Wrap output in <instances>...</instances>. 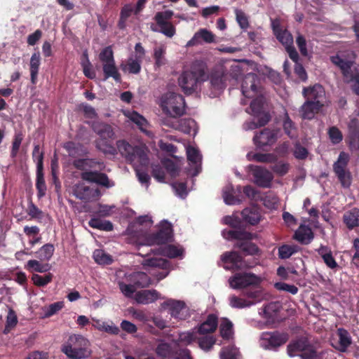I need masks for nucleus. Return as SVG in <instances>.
<instances>
[{"label":"nucleus","mask_w":359,"mask_h":359,"mask_svg":"<svg viewBox=\"0 0 359 359\" xmlns=\"http://www.w3.org/2000/svg\"><path fill=\"white\" fill-rule=\"evenodd\" d=\"M91 128L93 131L99 136V138L95 140L96 149L105 155L116 154V148L113 144L116 138L113 127L104 122L93 121Z\"/></svg>","instance_id":"f257e3e1"},{"label":"nucleus","mask_w":359,"mask_h":359,"mask_svg":"<svg viewBox=\"0 0 359 359\" xmlns=\"http://www.w3.org/2000/svg\"><path fill=\"white\" fill-rule=\"evenodd\" d=\"M61 351L69 359H86L90 356V341L80 334H72L61 346Z\"/></svg>","instance_id":"f03ea898"},{"label":"nucleus","mask_w":359,"mask_h":359,"mask_svg":"<svg viewBox=\"0 0 359 359\" xmlns=\"http://www.w3.org/2000/svg\"><path fill=\"white\" fill-rule=\"evenodd\" d=\"M153 225V221L149 215H142L137 217L132 224L133 236L136 238V242L140 246H151L157 243V232L150 233V229Z\"/></svg>","instance_id":"7ed1b4c3"},{"label":"nucleus","mask_w":359,"mask_h":359,"mask_svg":"<svg viewBox=\"0 0 359 359\" xmlns=\"http://www.w3.org/2000/svg\"><path fill=\"white\" fill-rule=\"evenodd\" d=\"M160 106L163 113L172 118H176L184 114V99L179 93L168 91L160 99Z\"/></svg>","instance_id":"20e7f679"},{"label":"nucleus","mask_w":359,"mask_h":359,"mask_svg":"<svg viewBox=\"0 0 359 359\" xmlns=\"http://www.w3.org/2000/svg\"><path fill=\"white\" fill-rule=\"evenodd\" d=\"M116 151L124 156L127 161L133 163L135 165L140 164L142 166H147L149 164V158L144 148L139 146L133 147L125 140H120L116 142Z\"/></svg>","instance_id":"39448f33"},{"label":"nucleus","mask_w":359,"mask_h":359,"mask_svg":"<svg viewBox=\"0 0 359 359\" xmlns=\"http://www.w3.org/2000/svg\"><path fill=\"white\" fill-rule=\"evenodd\" d=\"M266 102L262 97L259 98V103L257 100H252L250 104V108L246 111L254 116L252 121L245 122L243 124V129L245 130H254L258 127L266 125L269 121V115L265 111Z\"/></svg>","instance_id":"423d86ee"},{"label":"nucleus","mask_w":359,"mask_h":359,"mask_svg":"<svg viewBox=\"0 0 359 359\" xmlns=\"http://www.w3.org/2000/svg\"><path fill=\"white\" fill-rule=\"evenodd\" d=\"M351 56L348 59L346 58L344 55H337L331 57L332 62L339 67L341 70L345 80L347 83H351V88L354 93L359 95V74L351 72V67L353 65V53H349Z\"/></svg>","instance_id":"0eeeda50"},{"label":"nucleus","mask_w":359,"mask_h":359,"mask_svg":"<svg viewBox=\"0 0 359 359\" xmlns=\"http://www.w3.org/2000/svg\"><path fill=\"white\" fill-rule=\"evenodd\" d=\"M263 278L252 273H236L229 278V287L233 290H243L248 287H257Z\"/></svg>","instance_id":"6e6552de"},{"label":"nucleus","mask_w":359,"mask_h":359,"mask_svg":"<svg viewBox=\"0 0 359 359\" xmlns=\"http://www.w3.org/2000/svg\"><path fill=\"white\" fill-rule=\"evenodd\" d=\"M204 73L201 69L191 67L184 71L178 78V84L184 93L191 94L196 89V85Z\"/></svg>","instance_id":"1a4fd4ad"},{"label":"nucleus","mask_w":359,"mask_h":359,"mask_svg":"<svg viewBox=\"0 0 359 359\" xmlns=\"http://www.w3.org/2000/svg\"><path fill=\"white\" fill-rule=\"evenodd\" d=\"M259 79L255 74H246L242 81L241 89L243 95L249 99L257 100V103H259V98L262 97L264 100L266 99L262 93L261 89L258 88Z\"/></svg>","instance_id":"9d476101"},{"label":"nucleus","mask_w":359,"mask_h":359,"mask_svg":"<svg viewBox=\"0 0 359 359\" xmlns=\"http://www.w3.org/2000/svg\"><path fill=\"white\" fill-rule=\"evenodd\" d=\"M272 28L274 34L278 40L285 47L290 57L294 61L297 62L298 53L292 46L293 37L287 30L280 28V22L278 20L272 21Z\"/></svg>","instance_id":"9b49d317"},{"label":"nucleus","mask_w":359,"mask_h":359,"mask_svg":"<svg viewBox=\"0 0 359 359\" xmlns=\"http://www.w3.org/2000/svg\"><path fill=\"white\" fill-rule=\"evenodd\" d=\"M287 353L290 357L299 355L302 359H322V356L313 351L305 339L290 344L287 346Z\"/></svg>","instance_id":"f8f14e48"},{"label":"nucleus","mask_w":359,"mask_h":359,"mask_svg":"<svg viewBox=\"0 0 359 359\" xmlns=\"http://www.w3.org/2000/svg\"><path fill=\"white\" fill-rule=\"evenodd\" d=\"M287 341V337L276 332H263L259 339V345L264 349H274Z\"/></svg>","instance_id":"ddd939ff"},{"label":"nucleus","mask_w":359,"mask_h":359,"mask_svg":"<svg viewBox=\"0 0 359 359\" xmlns=\"http://www.w3.org/2000/svg\"><path fill=\"white\" fill-rule=\"evenodd\" d=\"M164 309H168L171 316L178 319H186L190 316L189 308L182 302L169 299L161 304Z\"/></svg>","instance_id":"4468645a"},{"label":"nucleus","mask_w":359,"mask_h":359,"mask_svg":"<svg viewBox=\"0 0 359 359\" xmlns=\"http://www.w3.org/2000/svg\"><path fill=\"white\" fill-rule=\"evenodd\" d=\"M172 15L173 12L170 10L158 13V32L168 38H172L175 34L174 25L168 21Z\"/></svg>","instance_id":"2eb2a0df"},{"label":"nucleus","mask_w":359,"mask_h":359,"mask_svg":"<svg viewBox=\"0 0 359 359\" xmlns=\"http://www.w3.org/2000/svg\"><path fill=\"white\" fill-rule=\"evenodd\" d=\"M248 168L255 177L256 184L263 187L270 186L273 180V175L269 170L256 165H250Z\"/></svg>","instance_id":"dca6fc26"},{"label":"nucleus","mask_w":359,"mask_h":359,"mask_svg":"<svg viewBox=\"0 0 359 359\" xmlns=\"http://www.w3.org/2000/svg\"><path fill=\"white\" fill-rule=\"evenodd\" d=\"M280 131L278 130L264 129L260 133L255 135L253 140L258 147L273 144L278 139Z\"/></svg>","instance_id":"f3484780"},{"label":"nucleus","mask_w":359,"mask_h":359,"mask_svg":"<svg viewBox=\"0 0 359 359\" xmlns=\"http://www.w3.org/2000/svg\"><path fill=\"white\" fill-rule=\"evenodd\" d=\"M163 124L187 134L196 132V122L192 119L164 120Z\"/></svg>","instance_id":"a211bd4d"},{"label":"nucleus","mask_w":359,"mask_h":359,"mask_svg":"<svg viewBox=\"0 0 359 359\" xmlns=\"http://www.w3.org/2000/svg\"><path fill=\"white\" fill-rule=\"evenodd\" d=\"M81 177L85 181L94 182L107 188L111 187L114 185V183H110L108 176L103 172L86 171L81 173Z\"/></svg>","instance_id":"6ab92c4d"},{"label":"nucleus","mask_w":359,"mask_h":359,"mask_svg":"<svg viewBox=\"0 0 359 359\" xmlns=\"http://www.w3.org/2000/svg\"><path fill=\"white\" fill-rule=\"evenodd\" d=\"M172 241H161L158 246V255L168 258H175L182 256L184 249L179 245L171 243Z\"/></svg>","instance_id":"aec40b11"},{"label":"nucleus","mask_w":359,"mask_h":359,"mask_svg":"<svg viewBox=\"0 0 359 359\" xmlns=\"http://www.w3.org/2000/svg\"><path fill=\"white\" fill-rule=\"evenodd\" d=\"M74 195L83 201H89L99 196L100 192L97 189H92L83 184H76L73 189Z\"/></svg>","instance_id":"412c9836"},{"label":"nucleus","mask_w":359,"mask_h":359,"mask_svg":"<svg viewBox=\"0 0 359 359\" xmlns=\"http://www.w3.org/2000/svg\"><path fill=\"white\" fill-rule=\"evenodd\" d=\"M303 95L307 101H318L320 106H323V100L325 98V92L322 86L315 84L313 86L304 88L303 89Z\"/></svg>","instance_id":"4be33fe9"},{"label":"nucleus","mask_w":359,"mask_h":359,"mask_svg":"<svg viewBox=\"0 0 359 359\" xmlns=\"http://www.w3.org/2000/svg\"><path fill=\"white\" fill-rule=\"evenodd\" d=\"M215 35L206 29H200L187 43L186 47H191L201 44L203 42L210 43L215 41Z\"/></svg>","instance_id":"5701e85b"},{"label":"nucleus","mask_w":359,"mask_h":359,"mask_svg":"<svg viewBox=\"0 0 359 359\" xmlns=\"http://www.w3.org/2000/svg\"><path fill=\"white\" fill-rule=\"evenodd\" d=\"M221 260L226 269H241L244 266L241 256L236 252L223 254Z\"/></svg>","instance_id":"b1692460"},{"label":"nucleus","mask_w":359,"mask_h":359,"mask_svg":"<svg viewBox=\"0 0 359 359\" xmlns=\"http://www.w3.org/2000/svg\"><path fill=\"white\" fill-rule=\"evenodd\" d=\"M125 115L134 123L137 125L138 128L144 133L147 136L151 137L153 134L147 130L149 123L147 120L136 111H128Z\"/></svg>","instance_id":"393cba45"},{"label":"nucleus","mask_w":359,"mask_h":359,"mask_svg":"<svg viewBox=\"0 0 359 359\" xmlns=\"http://www.w3.org/2000/svg\"><path fill=\"white\" fill-rule=\"evenodd\" d=\"M229 79V75L223 72H216L212 74L210 77V84L214 90L213 95L216 96L226 86V81Z\"/></svg>","instance_id":"a878e982"},{"label":"nucleus","mask_w":359,"mask_h":359,"mask_svg":"<svg viewBox=\"0 0 359 359\" xmlns=\"http://www.w3.org/2000/svg\"><path fill=\"white\" fill-rule=\"evenodd\" d=\"M337 342L334 346L340 351H345L351 344V338L348 332L343 329L339 328L336 333Z\"/></svg>","instance_id":"bb28decb"},{"label":"nucleus","mask_w":359,"mask_h":359,"mask_svg":"<svg viewBox=\"0 0 359 359\" xmlns=\"http://www.w3.org/2000/svg\"><path fill=\"white\" fill-rule=\"evenodd\" d=\"M128 280L133 283L136 288L146 287L150 284V278L144 272L137 271L130 274Z\"/></svg>","instance_id":"cd10ccee"},{"label":"nucleus","mask_w":359,"mask_h":359,"mask_svg":"<svg viewBox=\"0 0 359 359\" xmlns=\"http://www.w3.org/2000/svg\"><path fill=\"white\" fill-rule=\"evenodd\" d=\"M173 230L172 224L167 220H163L158 224V246L161 241H172Z\"/></svg>","instance_id":"c85d7f7f"},{"label":"nucleus","mask_w":359,"mask_h":359,"mask_svg":"<svg viewBox=\"0 0 359 359\" xmlns=\"http://www.w3.org/2000/svg\"><path fill=\"white\" fill-rule=\"evenodd\" d=\"M142 60L140 57L130 56L126 64H121V68L123 72L129 74H137L141 71Z\"/></svg>","instance_id":"c756f323"},{"label":"nucleus","mask_w":359,"mask_h":359,"mask_svg":"<svg viewBox=\"0 0 359 359\" xmlns=\"http://www.w3.org/2000/svg\"><path fill=\"white\" fill-rule=\"evenodd\" d=\"M321 107L318 101L311 102L306 100L301 108V115L303 118L311 119L313 118L315 114L317 113Z\"/></svg>","instance_id":"7c9ffc66"},{"label":"nucleus","mask_w":359,"mask_h":359,"mask_svg":"<svg viewBox=\"0 0 359 359\" xmlns=\"http://www.w3.org/2000/svg\"><path fill=\"white\" fill-rule=\"evenodd\" d=\"M187 159L189 161L190 165L195 167L196 171L194 175H197L198 172V168L201 164L202 156L198 150L194 147L188 146L186 148Z\"/></svg>","instance_id":"2f4dec72"},{"label":"nucleus","mask_w":359,"mask_h":359,"mask_svg":"<svg viewBox=\"0 0 359 359\" xmlns=\"http://www.w3.org/2000/svg\"><path fill=\"white\" fill-rule=\"evenodd\" d=\"M279 308L280 305L278 303L271 302L262 308L259 313L268 323H271L273 322Z\"/></svg>","instance_id":"473e14b6"},{"label":"nucleus","mask_w":359,"mask_h":359,"mask_svg":"<svg viewBox=\"0 0 359 359\" xmlns=\"http://www.w3.org/2000/svg\"><path fill=\"white\" fill-rule=\"evenodd\" d=\"M217 326V317L214 314H210L207 319L200 325L198 328V333L205 334L213 332Z\"/></svg>","instance_id":"72a5a7b5"},{"label":"nucleus","mask_w":359,"mask_h":359,"mask_svg":"<svg viewBox=\"0 0 359 359\" xmlns=\"http://www.w3.org/2000/svg\"><path fill=\"white\" fill-rule=\"evenodd\" d=\"M36 189L37 197L39 199L46 195L47 187L44 180L43 168H41V163L36 167Z\"/></svg>","instance_id":"f704fd0d"},{"label":"nucleus","mask_w":359,"mask_h":359,"mask_svg":"<svg viewBox=\"0 0 359 359\" xmlns=\"http://www.w3.org/2000/svg\"><path fill=\"white\" fill-rule=\"evenodd\" d=\"M157 299L156 290H144L135 293V299L139 304H147Z\"/></svg>","instance_id":"c9c22d12"},{"label":"nucleus","mask_w":359,"mask_h":359,"mask_svg":"<svg viewBox=\"0 0 359 359\" xmlns=\"http://www.w3.org/2000/svg\"><path fill=\"white\" fill-rule=\"evenodd\" d=\"M243 220L252 225L257 224L261 219L260 212L257 207L245 208L242 212Z\"/></svg>","instance_id":"e433bc0d"},{"label":"nucleus","mask_w":359,"mask_h":359,"mask_svg":"<svg viewBox=\"0 0 359 359\" xmlns=\"http://www.w3.org/2000/svg\"><path fill=\"white\" fill-rule=\"evenodd\" d=\"M102 70L104 76V79L113 78L115 81H121V74L116 66L115 60L111 62L102 65Z\"/></svg>","instance_id":"4c0bfd02"},{"label":"nucleus","mask_w":359,"mask_h":359,"mask_svg":"<svg viewBox=\"0 0 359 359\" xmlns=\"http://www.w3.org/2000/svg\"><path fill=\"white\" fill-rule=\"evenodd\" d=\"M344 222L350 229L359 226V209L353 208L344 213Z\"/></svg>","instance_id":"58836bf2"},{"label":"nucleus","mask_w":359,"mask_h":359,"mask_svg":"<svg viewBox=\"0 0 359 359\" xmlns=\"http://www.w3.org/2000/svg\"><path fill=\"white\" fill-rule=\"evenodd\" d=\"M103 163L95 158H78L73 161V165L78 170H85L88 168H96V165H102Z\"/></svg>","instance_id":"ea45409f"},{"label":"nucleus","mask_w":359,"mask_h":359,"mask_svg":"<svg viewBox=\"0 0 359 359\" xmlns=\"http://www.w3.org/2000/svg\"><path fill=\"white\" fill-rule=\"evenodd\" d=\"M294 238L298 241L307 244L313 239V233L309 226L301 225L295 231Z\"/></svg>","instance_id":"a19ab883"},{"label":"nucleus","mask_w":359,"mask_h":359,"mask_svg":"<svg viewBox=\"0 0 359 359\" xmlns=\"http://www.w3.org/2000/svg\"><path fill=\"white\" fill-rule=\"evenodd\" d=\"M41 64V56L39 52H35L32 54L30 59V76L31 81L33 84L36 82V78L39 70Z\"/></svg>","instance_id":"79ce46f5"},{"label":"nucleus","mask_w":359,"mask_h":359,"mask_svg":"<svg viewBox=\"0 0 359 359\" xmlns=\"http://www.w3.org/2000/svg\"><path fill=\"white\" fill-rule=\"evenodd\" d=\"M223 236L226 239H238V240H251L253 236L248 232L236 230H224L222 232Z\"/></svg>","instance_id":"37998d69"},{"label":"nucleus","mask_w":359,"mask_h":359,"mask_svg":"<svg viewBox=\"0 0 359 359\" xmlns=\"http://www.w3.org/2000/svg\"><path fill=\"white\" fill-rule=\"evenodd\" d=\"M88 225L93 228L101 231H110L113 230V224L110 221H103L99 218H91L88 222Z\"/></svg>","instance_id":"c03bdc74"},{"label":"nucleus","mask_w":359,"mask_h":359,"mask_svg":"<svg viewBox=\"0 0 359 359\" xmlns=\"http://www.w3.org/2000/svg\"><path fill=\"white\" fill-rule=\"evenodd\" d=\"M229 305L235 309H245L255 304V302L236 295L229 297Z\"/></svg>","instance_id":"a18cd8bd"},{"label":"nucleus","mask_w":359,"mask_h":359,"mask_svg":"<svg viewBox=\"0 0 359 359\" xmlns=\"http://www.w3.org/2000/svg\"><path fill=\"white\" fill-rule=\"evenodd\" d=\"M318 252L328 267L330 269H335L337 267V263L336 262L331 251L329 249H327L326 247L321 246L318 250Z\"/></svg>","instance_id":"49530a36"},{"label":"nucleus","mask_w":359,"mask_h":359,"mask_svg":"<svg viewBox=\"0 0 359 359\" xmlns=\"http://www.w3.org/2000/svg\"><path fill=\"white\" fill-rule=\"evenodd\" d=\"M233 193V189L231 185H227L224 188L222 196L226 204L232 205L239 204L242 202V199L235 197Z\"/></svg>","instance_id":"de8ad7c7"},{"label":"nucleus","mask_w":359,"mask_h":359,"mask_svg":"<svg viewBox=\"0 0 359 359\" xmlns=\"http://www.w3.org/2000/svg\"><path fill=\"white\" fill-rule=\"evenodd\" d=\"M55 248L53 244L47 243L43 245L36 252V257L41 261H48L53 255Z\"/></svg>","instance_id":"09e8293b"},{"label":"nucleus","mask_w":359,"mask_h":359,"mask_svg":"<svg viewBox=\"0 0 359 359\" xmlns=\"http://www.w3.org/2000/svg\"><path fill=\"white\" fill-rule=\"evenodd\" d=\"M220 334L224 339H230L233 334V323L227 318H222L219 324Z\"/></svg>","instance_id":"8fccbe9b"},{"label":"nucleus","mask_w":359,"mask_h":359,"mask_svg":"<svg viewBox=\"0 0 359 359\" xmlns=\"http://www.w3.org/2000/svg\"><path fill=\"white\" fill-rule=\"evenodd\" d=\"M83 69V74L90 79L95 78V72L92 69V64L88 59V55L86 51L83 53V59L81 62Z\"/></svg>","instance_id":"3c124183"},{"label":"nucleus","mask_w":359,"mask_h":359,"mask_svg":"<svg viewBox=\"0 0 359 359\" xmlns=\"http://www.w3.org/2000/svg\"><path fill=\"white\" fill-rule=\"evenodd\" d=\"M348 161L349 155L344 151L341 152L339 155L337 161L333 165V170L334 173L348 170L346 167Z\"/></svg>","instance_id":"603ef678"},{"label":"nucleus","mask_w":359,"mask_h":359,"mask_svg":"<svg viewBox=\"0 0 359 359\" xmlns=\"http://www.w3.org/2000/svg\"><path fill=\"white\" fill-rule=\"evenodd\" d=\"M247 158L249 161H255L262 163H272L274 162L277 157L276 155L272 154H251L249 153L247 155Z\"/></svg>","instance_id":"864d4df0"},{"label":"nucleus","mask_w":359,"mask_h":359,"mask_svg":"<svg viewBox=\"0 0 359 359\" xmlns=\"http://www.w3.org/2000/svg\"><path fill=\"white\" fill-rule=\"evenodd\" d=\"M245 296L250 301L255 302V304L269 297V294L263 289H256L255 290L248 291L245 293Z\"/></svg>","instance_id":"5fc2aeb1"},{"label":"nucleus","mask_w":359,"mask_h":359,"mask_svg":"<svg viewBox=\"0 0 359 359\" xmlns=\"http://www.w3.org/2000/svg\"><path fill=\"white\" fill-rule=\"evenodd\" d=\"M53 278V275L51 273H48L45 276L34 273L32 276V280L36 286L44 287L52 281Z\"/></svg>","instance_id":"6e6d98bb"},{"label":"nucleus","mask_w":359,"mask_h":359,"mask_svg":"<svg viewBox=\"0 0 359 359\" xmlns=\"http://www.w3.org/2000/svg\"><path fill=\"white\" fill-rule=\"evenodd\" d=\"M93 258L95 262L99 264H110L113 262L111 255L102 250H95L93 252Z\"/></svg>","instance_id":"4d7b16f0"},{"label":"nucleus","mask_w":359,"mask_h":359,"mask_svg":"<svg viewBox=\"0 0 359 359\" xmlns=\"http://www.w3.org/2000/svg\"><path fill=\"white\" fill-rule=\"evenodd\" d=\"M27 270H33L36 272L39 273H44L48 271L50 269L49 264H41L39 261L36 259H31L27 262V264L25 266Z\"/></svg>","instance_id":"13d9d810"},{"label":"nucleus","mask_w":359,"mask_h":359,"mask_svg":"<svg viewBox=\"0 0 359 359\" xmlns=\"http://www.w3.org/2000/svg\"><path fill=\"white\" fill-rule=\"evenodd\" d=\"M198 332L195 330L181 332L179 334V342L182 345H188L197 339Z\"/></svg>","instance_id":"bf43d9fd"},{"label":"nucleus","mask_w":359,"mask_h":359,"mask_svg":"<svg viewBox=\"0 0 359 359\" xmlns=\"http://www.w3.org/2000/svg\"><path fill=\"white\" fill-rule=\"evenodd\" d=\"M27 212L32 219L41 222L44 217V213L32 201H30L27 206Z\"/></svg>","instance_id":"052dcab7"},{"label":"nucleus","mask_w":359,"mask_h":359,"mask_svg":"<svg viewBox=\"0 0 359 359\" xmlns=\"http://www.w3.org/2000/svg\"><path fill=\"white\" fill-rule=\"evenodd\" d=\"M18 323V318L13 309H10L6 317V322L4 334H6L10 332L11 329L15 327Z\"/></svg>","instance_id":"680f3d73"},{"label":"nucleus","mask_w":359,"mask_h":359,"mask_svg":"<svg viewBox=\"0 0 359 359\" xmlns=\"http://www.w3.org/2000/svg\"><path fill=\"white\" fill-rule=\"evenodd\" d=\"M95 327L100 331H104L112 334H118L119 332L118 327L116 326L113 323L109 325L105 322H100L97 320L95 325Z\"/></svg>","instance_id":"e2e57ef3"},{"label":"nucleus","mask_w":359,"mask_h":359,"mask_svg":"<svg viewBox=\"0 0 359 359\" xmlns=\"http://www.w3.org/2000/svg\"><path fill=\"white\" fill-rule=\"evenodd\" d=\"M99 60L103 64L114 61V52L111 46L104 48L99 54Z\"/></svg>","instance_id":"0e129e2a"},{"label":"nucleus","mask_w":359,"mask_h":359,"mask_svg":"<svg viewBox=\"0 0 359 359\" xmlns=\"http://www.w3.org/2000/svg\"><path fill=\"white\" fill-rule=\"evenodd\" d=\"M297 251L295 245H283L278 249V255L281 259H287Z\"/></svg>","instance_id":"69168bd1"},{"label":"nucleus","mask_w":359,"mask_h":359,"mask_svg":"<svg viewBox=\"0 0 359 359\" xmlns=\"http://www.w3.org/2000/svg\"><path fill=\"white\" fill-rule=\"evenodd\" d=\"M341 186L344 188H348L352 182V176L348 170H344L339 172H335Z\"/></svg>","instance_id":"338daca9"},{"label":"nucleus","mask_w":359,"mask_h":359,"mask_svg":"<svg viewBox=\"0 0 359 359\" xmlns=\"http://www.w3.org/2000/svg\"><path fill=\"white\" fill-rule=\"evenodd\" d=\"M238 353V350L234 346H228L223 348L220 352V359H236Z\"/></svg>","instance_id":"774afa93"}]
</instances>
